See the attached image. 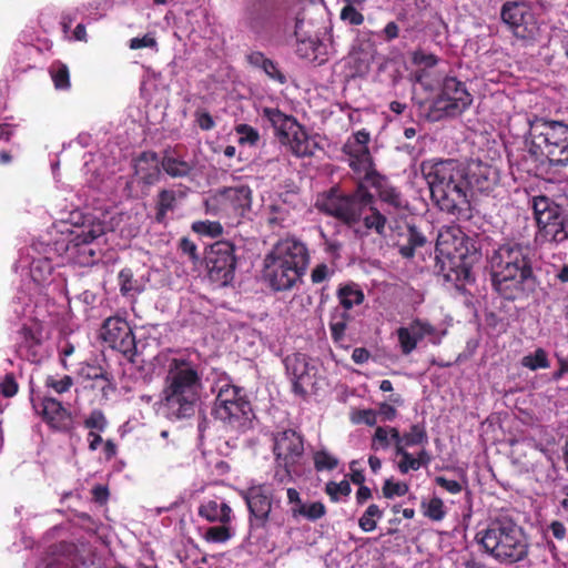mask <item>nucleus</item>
Returning a JSON list of instances; mask_svg holds the SVG:
<instances>
[{"instance_id":"f257e3e1","label":"nucleus","mask_w":568,"mask_h":568,"mask_svg":"<svg viewBox=\"0 0 568 568\" xmlns=\"http://www.w3.org/2000/svg\"><path fill=\"white\" fill-rule=\"evenodd\" d=\"M497 149L481 151L468 168L457 160H427L420 171L440 211L457 220L469 217L468 191L490 194L497 185Z\"/></svg>"},{"instance_id":"f03ea898","label":"nucleus","mask_w":568,"mask_h":568,"mask_svg":"<svg viewBox=\"0 0 568 568\" xmlns=\"http://www.w3.org/2000/svg\"><path fill=\"white\" fill-rule=\"evenodd\" d=\"M528 132L529 140L524 128L523 134L514 136L513 142H506L510 168L530 173L546 163L556 166L568 164V124L537 120L530 124Z\"/></svg>"},{"instance_id":"7ed1b4c3","label":"nucleus","mask_w":568,"mask_h":568,"mask_svg":"<svg viewBox=\"0 0 568 568\" xmlns=\"http://www.w3.org/2000/svg\"><path fill=\"white\" fill-rule=\"evenodd\" d=\"M375 196L364 184L357 181L351 192H342L338 187L329 189L323 200L317 203V209L325 215L332 216L348 227L363 221L367 230L374 231L379 236H385L388 214L375 206Z\"/></svg>"},{"instance_id":"20e7f679","label":"nucleus","mask_w":568,"mask_h":568,"mask_svg":"<svg viewBox=\"0 0 568 568\" xmlns=\"http://www.w3.org/2000/svg\"><path fill=\"white\" fill-rule=\"evenodd\" d=\"M202 389L199 366L186 357L170 361L160 396V408L170 420L191 418Z\"/></svg>"},{"instance_id":"39448f33","label":"nucleus","mask_w":568,"mask_h":568,"mask_svg":"<svg viewBox=\"0 0 568 568\" xmlns=\"http://www.w3.org/2000/svg\"><path fill=\"white\" fill-rule=\"evenodd\" d=\"M307 245L287 236L277 241L263 260V278L274 292H287L302 283L310 264Z\"/></svg>"},{"instance_id":"423d86ee","label":"nucleus","mask_w":568,"mask_h":568,"mask_svg":"<svg viewBox=\"0 0 568 568\" xmlns=\"http://www.w3.org/2000/svg\"><path fill=\"white\" fill-rule=\"evenodd\" d=\"M437 257L442 261L445 278L454 282L457 288L474 281L471 275L473 264L478 257V252L463 230L457 225L440 229L436 240Z\"/></svg>"},{"instance_id":"0eeeda50","label":"nucleus","mask_w":568,"mask_h":568,"mask_svg":"<svg viewBox=\"0 0 568 568\" xmlns=\"http://www.w3.org/2000/svg\"><path fill=\"white\" fill-rule=\"evenodd\" d=\"M536 284L530 247L518 242L499 245V296L514 301L532 292Z\"/></svg>"},{"instance_id":"6e6552de","label":"nucleus","mask_w":568,"mask_h":568,"mask_svg":"<svg viewBox=\"0 0 568 568\" xmlns=\"http://www.w3.org/2000/svg\"><path fill=\"white\" fill-rule=\"evenodd\" d=\"M212 416L226 430L244 434L253 427L255 414L243 387L222 383L213 402Z\"/></svg>"},{"instance_id":"1a4fd4ad","label":"nucleus","mask_w":568,"mask_h":568,"mask_svg":"<svg viewBox=\"0 0 568 568\" xmlns=\"http://www.w3.org/2000/svg\"><path fill=\"white\" fill-rule=\"evenodd\" d=\"M252 206V190L247 185L223 187L205 200L206 212L233 221L243 217Z\"/></svg>"},{"instance_id":"9d476101","label":"nucleus","mask_w":568,"mask_h":568,"mask_svg":"<svg viewBox=\"0 0 568 568\" xmlns=\"http://www.w3.org/2000/svg\"><path fill=\"white\" fill-rule=\"evenodd\" d=\"M281 19L278 0L244 1L242 22L257 37L272 34L280 27Z\"/></svg>"},{"instance_id":"9b49d317","label":"nucleus","mask_w":568,"mask_h":568,"mask_svg":"<svg viewBox=\"0 0 568 568\" xmlns=\"http://www.w3.org/2000/svg\"><path fill=\"white\" fill-rule=\"evenodd\" d=\"M473 102L464 82L455 77H446L439 95L434 100L430 114L434 120L456 118L464 113Z\"/></svg>"},{"instance_id":"f8f14e48","label":"nucleus","mask_w":568,"mask_h":568,"mask_svg":"<svg viewBox=\"0 0 568 568\" xmlns=\"http://www.w3.org/2000/svg\"><path fill=\"white\" fill-rule=\"evenodd\" d=\"M203 263L212 282L222 286L230 284L237 264L235 245L225 240L214 242L205 248Z\"/></svg>"},{"instance_id":"ddd939ff","label":"nucleus","mask_w":568,"mask_h":568,"mask_svg":"<svg viewBox=\"0 0 568 568\" xmlns=\"http://www.w3.org/2000/svg\"><path fill=\"white\" fill-rule=\"evenodd\" d=\"M518 518L509 509L499 510V559L516 562L528 554V542Z\"/></svg>"},{"instance_id":"4468645a","label":"nucleus","mask_w":568,"mask_h":568,"mask_svg":"<svg viewBox=\"0 0 568 568\" xmlns=\"http://www.w3.org/2000/svg\"><path fill=\"white\" fill-rule=\"evenodd\" d=\"M241 498L248 510V525L251 529L266 528L274 503L273 490L266 484H253L240 490Z\"/></svg>"},{"instance_id":"2eb2a0df","label":"nucleus","mask_w":568,"mask_h":568,"mask_svg":"<svg viewBox=\"0 0 568 568\" xmlns=\"http://www.w3.org/2000/svg\"><path fill=\"white\" fill-rule=\"evenodd\" d=\"M499 17L511 34L520 40L532 39L536 31V21L530 4L525 0L506 1Z\"/></svg>"},{"instance_id":"dca6fc26","label":"nucleus","mask_w":568,"mask_h":568,"mask_svg":"<svg viewBox=\"0 0 568 568\" xmlns=\"http://www.w3.org/2000/svg\"><path fill=\"white\" fill-rule=\"evenodd\" d=\"M102 339L113 349L133 362L136 355V343L128 321L120 316L108 317L101 327Z\"/></svg>"},{"instance_id":"f3484780","label":"nucleus","mask_w":568,"mask_h":568,"mask_svg":"<svg viewBox=\"0 0 568 568\" xmlns=\"http://www.w3.org/2000/svg\"><path fill=\"white\" fill-rule=\"evenodd\" d=\"M369 133L362 129L352 134L342 148V152L348 156V165L359 178H367L371 172H376L368 143Z\"/></svg>"},{"instance_id":"a211bd4d","label":"nucleus","mask_w":568,"mask_h":568,"mask_svg":"<svg viewBox=\"0 0 568 568\" xmlns=\"http://www.w3.org/2000/svg\"><path fill=\"white\" fill-rule=\"evenodd\" d=\"M286 374L292 383V390L300 397H306L308 389L316 383L317 368L311 363L310 356L303 353L287 355L284 361Z\"/></svg>"},{"instance_id":"6ab92c4d","label":"nucleus","mask_w":568,"mask_h":568,"mask_svg":"<svg viewBox=\"0 0 568 568\" xmlns=\"http://www.w3.org/2000/svg\"><path fill=\"white\" fill-rule=\"evenodd\" d=\"M34 410L42 417L43 422L53 430L70 433L73 425V417L60 400L52 397L31 399Z\"/></svg>"},{"instance_id":"aec40b11","label":"nucleus","mask_w":568,"mask_h":568,"mask_svg":"<svg viewBox=\"0 0 568 568\" xmlns=\"http://www.w3.org/2000/svg\"><path fill=\"white\" fill-rule=\"evenodd\" d=\"M275 460L300 464L304 456V437L295 429L287 428L272 435Z\"/></svg>"},{"instance_id":"412c9836","label":"nucleus","mask_w":568,"mask_h":568,"mask_svg":"<svg viewBox=\"0 0 568 568\" xmlns=\"http://www.w3.org/2000/svg\"><path fill=\"white\" fill-rule=\"evenodd\" d=\"M305 13L297 12L293 19V26L285 21V29H293V36L296 39V53L300 58L322 64L325 59H318V52L324 44L317 39L312 38L310 31L305 30Z\"/></svg>"},{"instance_id":"4be33fe9","label":"nucleus","mask_w":568,"mask_h":568,"mask_svg":"<svg viewBox=\"0 0 568 568\" xmlns=\"http://www.w3.org/2000/svg\"><path fill=\"white\" fill-rule=\"evenodd\" d=\"M357 181H364L366 186L371 185L376 189L379 201L387 205V209L384 211L389 216L399 214L407 207L400 191L389 185L386 178L377 171L371 172L367 178H359Z\"/></svg>"},{"instance_id":"5701e85b","label":"nucleus","mask_w":568,"mask_h":568,"mask_svg":"<svg viewBox=\"0 0 568 568\" xmlns=\"http://www.w3.org/2000/svg\"><path fill=\"white\" fill-rule=\"evenodd\" d=\"M544 449L531 437L516 438L509 442L508 456L513 465L520 471L534 469Z\"/></svg>"},{"instance_id":"b1692460","label":"nucleus","mask_w":568,"mask_h":568,"mask_svg":"<svg viewBox=\"0 0 568 568\" xmlns=\"http://www.w3.org/2000/svg\"><path fill=\"white\" fill-rule=\"evenodd\" d=\"M17 355L31 363H40L44 357L42 329L36 326L23 325L19 331Z\"/></svg>"},{"instance_id":"393cba45","label":"nucleus","mask_w":568,"mask_h":568,"mask_svg":"<svg viewBox=\"0 0 568 568\" xmlns=\"http://www.w3.org/2000/svg\"><path fill=\"white\" fill-rule=\"evenodd\" d=\"M435 333L436 328L430 323L419 318L413 320L408 326L398 327L396 329V336L400 353L405 356L412 354L419 342Z\"/></svg>"},{"instance_id":"a878e982","label":"nucleus","mask_w":568,"mask_h":568,"mask_svg":"<svg viewBox=\"0 0 568 568\" xmlns=\"http://www.w3.org/2000/svg\"><path fill=\"white\" fill-rule=\"evenodd\" d=\"M529 205L532 210L537 227L549 225L560 220H568L567 209L546 195L532 196L529 200Z\"/></svg>"},{"instance_id":"bb28decb","label":"nucleus","mask_w":568,"mask_h":568,"mask_svg":"<svg viewBox=\"0 0 568 568\" xmlns=\"http://www.w3.org/2000/svg\"><path fill=\"white\" fill-rule=\"evenodd\" d=\"M133 169L138 182L144 186H152L161 180V159L154 151L140 153L134 160Z\"/></svg>"},{"instance_id":"cd10ccee","label":"nucleus","mask_w":568,"mask_h":568,"mask_svg":"<svg viewBox=\"0 0 568 568\" xmlns=\"http://www.w3.org/2000/svg\"><path fill=\"white\" fill-rule=\"evenodd\" d=\"M394 237V244L404 258L414 257L416 250L426 244L425 235L410 224H407L403 231H396Z\"/></svg>"},{"instance_id":"c85d7f7f","label":"nucleus","mask_w":568,"mask_h":568,"mask_svg":"<svg viewBox=\"0 0 568 568\" xmlns=\"http://www.w3.org/2000/svg\"><path fill=\"white\" fill-rule=\"evenodd\" d=\"M263 116L271 123L281 144L288 141L290 134L300 124L294 116L283 113L277 108H264Z\"/></svg>"},{"instance_id":"c756f323","label":"nucleus","mask_w":568,"mask_h":568,"mask_svg":"<svg viewBox=\"0 0 568 568\" xmlns=\"http://www.w3.org/2000/svg\"><path fill=\"white\" fill-rule=\"evenodd\" d=\"M162 170L173 179L187 178L193 169V163L183 160L176 149L168 148L163 151L161 158Z\"/></svg>"},{"instance_id":"7c9ffc66","label":"nucleus","mask_w":568,"mask_h":568,"mask_svg":"<svg viewBox=\"0 0 568 568\" xmlns=\"http://www.w3.org/2000/svg\"><path fill=\"white\" fill-rule=\"evenodd\" d=\"M535 240L538 244L558 245L568 240V220L537 227Z\"/></svg>"},{"instance_id":"2f4dec72","label":"nucleus","mask_w":568,"mask_h":568,"mask_svg":"<svg viewBox=\"0 0 568 568\" xmlns=\"http://www.w3.org/2000/svg\"><path fill=\"white\" fill-rule=\"evenodd\" d=\"M246 61L253 68L261 69L272 81L278 84H285L287 78L285 73L280 69L278 64L266 58L261 51H253L246 55Z\"/></svg>"},{"instance_id":"473e14b6","label":"nucleus","mask_w":568,"mask_h":568,"mask_svg":"<svg viewBox=\"0 0 568 568\" xmlns=\"http://www.w3.org/2000/svg\"><path fill=\"white\" fill-rule=\"evenodd\" d=\"M232 508L225 501L209 500L199 507V515L210 523L230 524Z\"/></svg>"},{"instance_id":"72a5a7b5","label":"nucleus","mask_w":568,"mask_h":568,"mask_svg":"<svg viewBox=\"0 0 568 568\" xmlns=\"http://www.w3.org/2000/svg\"><path fill=\"white\" fill-rule=\"evenodd\" d=\"M283 145H287L290 151L297 158L311 156L314 154L313 143L305 131V129L298 124V126L290 134L288 141L283 142Z\"/></svg>"},{"instance_id":"f704fd0d","label":"nucleus","mask_w":568,"mask_h":568,"mask_svg":"<svg viewBox=\"0 0 568 568\" xmlns=\"http://www.w3.org/2000/svg\"><path fill=\"white\" fill-rule=\"evenodd\" d=\"M336 297L339 302L337 307L347 312L354 306L361 305L365 301V294L358 284L349 282L338 286Z\"/></svg>"},{"instance_id":"c9c22d12","label":"nucleus","mask_w":568,"mask_h":568,"mask_svg":"<svg viewBox=\"0 0 568 568\" xmlns=\"http://www.w3.org/2000/svg\"><path fill=\"white\" fill-rule=\"evenodd\" d=\"M352 321V315L339 307H334L329 313L328 326L332 339L335 344L342 345L345 339V332L348 323Z\"/></svg>"},{"instance_id":"e433bc0d","label":"nucleus","mask_w":568,"mask_h":568,"mask_svg":"<svg viewBox=\"0 0 568 568\" xmlns=\"http://www.w3.org/2000/svg\"><path fill=\"white\" fill-rule=\"evenodd\" d=\"M176 207V193L173 190L162 189L159 191L155 201L154 220L159 224H164L168 212Z\"/></svg>"},{"instance_id":"4c0bfd02","label":"nucleus","mask_w":568,"mask_h":568,"mask_svg":"<svg viewBox=\"0 0 568 568\" xmlns=\"http://www.w3.org/2000/svg\"><path fill=\"white\" fill-rule=\"evenodd\" d=\"M105 233V225L101 221H93L88 225H83L78 232L74 233L71 242L74 246L80 247L92 243Z\"/></svg>"},{"instance_id":"58836bf2","label":"nucleus","mask_w":568,"mask_h":568,"mask_svg":"<svg viewBox=\"0 0 568 568\" xmlns=\"http://www.w3.org/2000/svg\"><path fill=\"white\" fill-rule=\"evenodd\" d=\"M105 233V225L101 221H93L88 225H83L78 232L74 233L71 242L74 246L80 247L92 243Z\"/></svg>"},{"instance_id":"ea45409f","label":"nucleus","mask_w":568,"mask_h":568,"mask_svg":"<svg viewBox=\"0 0 568 568\" xmlns=\"http://www.w3.org/2000/svg\"><path fill=\"white\" fill-rule=\"evenodd\" d=\"M403 445L404 449L414 446L425 447L428 445V434L425 420L412 424L409 428L403 433Z\"/></svg>"},{"instance_id":"a19ab883","label":"nucleus","mask_w":568,"mask_h":568,"mask_svg":"<svg viewBox=\"0 0 568 568\" xmlns=\"http://www.w3.org/2000/svg\"><path fill=\"white\" fill-rule=\"evenodd\" d=\"M49 74L57 90H68L71 87L70 71L65 63L57 60L49 68Z\"/></svg>"},{"instance_id":"79ce46f5","label":"nucleus","mask_w":568,"mask_h":568,"mask_svg":"<svg viewBox=\"0 0 568 568\" xmlns=\"http://www.w3.org/2000/svg\"><path fill=\"white\" fill-rule=\"evenodd\" d=\"M118 280L120 292L123 296H132L143 291L142 284L134 278L133 272L129 267L120 271Z\"/></svg>"},{"instance_id":"37998d69","label":"nucleus","mask_w":568,"mask_h":568,"mask_svg":"<svg viewBox=\"0 0 568 568\" xmlns=\"http://www.w3.org/2000/svg\"><path fill=\"white\" fill-rule=\"evenodd\" d=\"M291 514L293 518L305 517L311 521H316L325 516L326 507L321 501H314L310 505L304 504L298 508H291Z\"/></svg>"},{"instance_id":"c03bdc74","label":"nucleus","mask_w":568,"mask_h":568,"mask_svg":"<svg viewBox=\"0 0 568 568\" xmlns=\"http://www.w3.org/2000/svg\"><path fill=\"white\" fill-rule=\"evenodd\" d=\"M80 375L85 379L103 381L104 385L101 387L103 393L112 389L110 374L99 365L85 364L81 367Z\"/></svg>"},{"instance_id":"a18cd8bd","label":"nucleus","mask_w":568,"mask_h":568,"mask_svg":"<svg viewBox=\"0 0 568 568\" xmlns=\"http://www.w3.org/2000/svg\"><path fill=\"white\" fill-rule=\"evenodd\" d=\"M274 474L273 480L277 485H287L293 481V473L295 471V467L298 465L296 463L287 462V460H275L274 459Z\"/></svg>"},{"instance_id":"49530a36","label":"nucleus","mask_w":568,"mask_h":568,"mask_svg":"<svg viewBox=\"0 0 568 568\" xmlns=\"http://www.w3.org/2000/svg\"><path fill=\"white\" fill-rule=\"evenodd\" d=\"M383 515V510H381L376 504L369 505L358 519L359 528L365 532L375 530L377 527V520H379Z\"/></svg>"},{"instance_id":"de8ad7c7","label":"nucleus","mask_w":568,"mask_h":568,"mask_svg":"<svg viewBox=\"0 0 568 568\" xmlns=\"http://www.w3.org/2000/svg\"><path fill=\"white\" fill-rule=\"evenodd\" d=\"M521 364L530 371L548 368L550 366L547 353L544 348H537L534 353L524 356Z\"/></svg>"},{"instance_id":"09e8293b","label":"nucleus","mask_w":568,"mask_h":568,"mask_svg":"<svg viewBox=\"0 0 568 568\" xmlns=\"http://www.w3.org/2000/svg\"><path fill=\"white\" fill-rule=\"evenodd\" d=\"M52 265L47 258L34 260L30 266V274L34 282L41 284L51 275Z\"/></svg>"},{"instance_id":"8fccbe9b","label":"nucleus","mask_w":568,"mask_h":568,"mask_svg":"<svg viewBox=\"0 0 568 568\" xmlns=\"http://www.w3.org/2000/svg\"><path fill=\"white\" fill-rule=\"evenodd\" d=\"M339 18L349 26H361L364 22L363 13L355 7L352 0H345Z\"/></svg>"},{"instance_id":"3c124183","label":"nucleus","mask_w":568,"mask_h":568,"mask_svg":"<svg viewBox=\"0 0 568 568\" xmlns=\"http://www.w3.org/2000/svg\"><path fill=\"white\" fill-rule=\"evenodd\" d=\"M476 539L478 544L484 548V550L491 555L493 557H497V530L494 528H487L484 531H479L476 535Z\"/></svg>"},{"instance_id":"603ef678","label":"nucleus","mask_w":568,"mask_h":568,"mask_svg":"<svg viewBox=\"0 0 568 568\" xmlns=\"http://www.w3.org/2000/svg\"><path fill=\"white\" fill-rule=\"evenodd\" d=\"M424 516L432 520L440 521L446 515L445 506L439 497H433L428 503L423 501Z\"/></svg>"},{"instance_id":"864d4df0","label":"nucleus","mask_w":568,"mask_h":568,"mask_svg":"<svg viewBox=\"0 0 568 568\" xmlns=\"http://www.w3.org/2000/svg\"><path fill=\"white\" fill-rule=\"evenodd\" d=\"M232 537V530L229 524L212 526L205 531L204 538L209 542L223 544Z\"/></svg>"},{"instance_id":"5fc2aeb1","label":"nucleus","mask_w":568,"mask_h":568,"mask_svg":"<svg viewBox=\"0 0 568 568\" xmlns=\"http://www.w3.org/2000/svg\"><path fill=\"white\" fill-rule=\"evenodd\" d=\"M178 247L183 255H186L189 257L190 262L194 266L203 264V258L201 257L197 251V245L191 239L186 236L182 237L179 242Z\"/></svg>"},{"instance_id":"6e6d98bb","label":"nucleus","mask_w":568,"mask_h":568,"mask_svg":"<svg viewBox=\"0 0 568 568\" xmlns=\"http://www.w3.org/2000/svg\"><path fill=\"white\" fill-rule=\"evenodd\" d=\"M192 230L201 235L217 237L223 234V226L220 222L197 221L192 224Z\"/></svg>"},{"instance_id":"4d7b16f0","label":"nucleus","mask_w":568,"mask_h":568,"mask_svg":"<svg viewBox=\"0 0 568 568\" xmlns=\"http://www.w3.org/2000/svg\"><path fill=\"white\" fill-rule=\"evenodd\" d=\"M408 489L409 487L406 483L394 481L393 478L386 479L382 487L383 496L387 499L405 496Z\"/></svg>"},{"instance_id":"13d9d810","label":"nucleus","mask_w":568,"mask_h":568,"mask_svg":"<svg viewBox=\"0 0 568 568\" xmlns=\"http://www.w3.org/2000/svg\"><path fill=\"white\" fill-rule=\"evenodd\" d=\"M83 426L90 432H104L108 427V420L105 415L100 409H94L90 413V415L84 419Z\"/></svg>"},{"instance_id":"bf43d9fd","label":"nucleus","mask_w":568,"mask_h":568,"mask_svg":"<svg viewBox=\"0 0 568 568\" xmlns=\"http://www.w3.org/2000/svg\"><path fill=\"white\" fill-rule=\"evenodd\" d=\"M337 465L338 459L325 450L316 452L314 455V466L318 471L333 470Z\"/></svg>"},{"instance_id":"052dcab7","label":"nucleus","mask_w":568,"mask_h":568,"mask_svg":"<svg viewBox=\"0 0 568 568\" xmlns=\"http://www.w3.org/2000/svg\"><path fill=\"white\" fill-rule=\"evenodd\" d=\"M44 385L48 388L53 389L58 394H63L70 390L73 386V378L70 375H64L60 379L52 375L47 376Z\"/></svg>"},{"instance_id":"680f3d73","label":"nucleus","mask_w":568,"mask_h":568,"mask_svg":"<svg viewBox=\"0 0 568 568\" xmlns=\"http://www.w3.org/2000/svg\"><path fill=\"white\" fill-rule=\"evenodd\" d=\"M400 459L397 464L400 474H407L409 470H418L419 466L416 460V456H413L407 449L399 448V452L395 453Z\"/></svg>"},{"instance_id":"e2e57ef3","label":"nucleus","mask_w":568,"mask_h":568,"mask_svg":"<svg viewBox=\"0 0 568 568\" xmlns=\"http://www.w3.org/2000/svg\"><path fill=\"white\" fill-rule=\"evenodd\" d=\"M325 491L332 501H338V496H348L352 491V488L347 480H342L341 483L328 481L326 484Z\"/></svg>"},{"instance_id":"0e129e2a","label":"nucleus","mask_w":568,"mask_h":568,"mask_svg":"<svg viewBox=\"0 0 568 568\" xmlns=\"http://www.w3.org/2000/svg\"><path fill=\"white\" fill-rule=\"evenodd\" d=\"M19 390V384L13 373H7L0 381V395L6 398L13 397Z\"/></svg>"},{"instance_id":"69168bd1","label":"nucleus","mask_w":568,"mask_h":568,"mask_svg":"<svg viewBox=\"0 0 568 568\" xmlns=\"http://www.w3.org/2000/svg\"><path fill=\"white\" fill-rule=\"evenodd\" d=\"M236 132L240 134V143H248L254 145L260 140L258 132L248 124L237 125Z\"/></svg>"},{"instance_id":"338daca9","label":"nucleus","mask_w":568,"mask_h":568,"mask_svg":"<svg viewBox=\"0 0 568 568\" xmlns=\"http://www.w3.org/2000/svg\"><path fill=\"white\" fill-rule=\"evenodd\" d=\"M388 427L378 426L375 429L373 440H372V449L378 450L379 448L386 449L389 447L390 442L388 437Z\"/></svg>"},{"instance_id":"774afa93","label":"nucleus","mask_w":568,"mask_h":568,"mask_svg":"<svg viewBox=\"0 0 568 568\" xmlns=\"http://www.w3.org/2000/svg\"><path fill=\"white\" fill-rule=\"evenodd\" d=\"M334 271L325 263L317 264L311 272V281L313 284H320L328 280L333 275Z\"/></svg>"}]
</instances>
